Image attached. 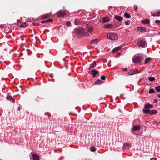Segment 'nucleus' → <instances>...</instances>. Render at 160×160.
Segmentation results:
<instances>
[{
    "mask_svg": "<svg viewBox=\"0 0 160 160\" xmlns=\"http://www.w3.org/2000/svg\"><path fill=\"white\" fill-rule=\"evenodd\" d=\"M74 31L75 33L78 36H81L82 37L85 35L84 33V30L83 28H78L75 29Z\"/></svg>",
    "mask_w": 160,
    "mask_h": 160,
    "instance_id": "f257e3e1",
    "label": "nucleus"
},
{
    "mask_svg": "<svg viewBox=\"0 0 160 160\" xmlns=\"http://www.w3.org/2000/svg\"><path fill=\"white\" fill-rule=\"evenodd\" d=\"M107 36L108 39L111 40H115L118 39L117 35L115 33H108L107 34Z\"/></svg>",
    "mask_w": 160,
    "mask_h": 160,
    "instance_id": "f03ea898",
    "label": "nucleus"
},
{
    "mask_svg": "<svg viewBox=\"0 0 160 160\" xmlns=\"http://www.w3.org/2000/svg\"><path fill=\"white\" fill-rule=\"evenodd\" d=\"M138 70L136 69H131L127 73V74L129 75H132L138 73Z\"/></svg>",
    "mask_w": 160,
    "mask_h": 160,
    "instance_id": "7ed1b4c3",
    "label": "nucleus"
},
{
    "mask_svg": "<svg viewBox=\"0 0 160 160\" xmlns=\"http://www.w3.org/2000/svg\"><path fill=\"white\" fill-rule=\"evenodd\" d=\"M141 59V58L139 56H136L132 58V61L134 63L140 62Z\"/></svg>",
    "mask_w": 160,
    "mask_h": 160,
    "instance_id": "20e7f679",
    "label": "nucleus"
},
{
    "mask_svg": "<svg viewBox=\"0 0 160 160\" xmlns=\"http://www.w3.org/2000/svg\"><path fill=\"white\" fill-rule=\"evenodd\" d=\"M110 20V19L107 17H105L100 19V21L102 23H104L108 22Z\"/></svg>",
    "mask_w": 160,
    "mask_h": 160,
    "instance_id": "39448f33",
    "label": "nucleus"
},
{
    "mask_svg": "<svg viewBox=\"0 0 160 160\" xmlns=\"http://www.w3.org/2000/svg\"><path fill=\"white\" fill-rule=\"evenodd\" d=\"M138 45L140 47H144L145 46V42L142 40H140L138 42Z\"/></svg>",
    "mask_w": 160,
    "mask_h": 160,
    "instance_id": "423d86ee",
    "label": "nucleus"
},
{
    "mask_svg": "<svg viewBox=\"0 0 160 160\" xmlns=\"http://www.w3.org/2000/svg\"><path fill=\"white\" fill-rule=\"evenodd\" d=\"M91 74L93 75V77H95L96 76V74H99V72L96 70H93L91 71Z\"/></svg>",
    "mask_w": 160,
    "mask_h": 160,
    "instance_id": "0eeeda50",
    "label": "nucleus"
},
{
    "mask_svg": "<svg viewBox=\"0 0 160 160\" xmlns=\"http://www.w3.org/2000/svg\"><path fill=\"white\" fill-rule=\"evenodd\" d=\"M58 17H61L65 15V13L64 12H62L61 11H58L57 13Z\"/></svg>",
    "mask_w": 160,
    "mask_h": 160,
    "instance_id": "6e6552de",
    "label": "nucleus"
},
{
    "mask_svg": "<svg viewBox=\"0 0 160 160\" xmlns=\"http://www.w3.org/2000/svg\"><path fill=\"white\" fill-rule=\"evenodd\" d=\"M6 98L11 101H12L13 103H14L15 102V100L13 97L11 96H8L6 97Z\"/></svg>",
    "mask_w": 160,
    "mask_h": 160,
    "instance_id": "1a4fd4ad",
    "label": "nucleus"
},
{
    "mask_svg": "<svg viewBox=\"0 0 160 160\" xmlns=\"http://www.w3.org/2000/svg\"><path fill=\"white\" fill-rule=\"evenodd\" d=\"M153 108V106L152 105L149 104H145L144 106V108L146 109H148L149 108Z\"/></svg>",
    "mask_w": 160,
    "mask_h": 160,
    "instance_id": "9d476101",
    "label": "nucleus"
},
{
    "mask_svg": "<svg viewBox=\"0 0 160 160\" xmlns=\"http://www.w3.org/2000/svg\"><path fill=\"white\" fill-rule=\"evenodd\" d=\"M121 48V47L120 46L114 48L112 50L111 52L112 53H114L118 51Z\"/></svg>",
    "mask_w": 160,
    "mask_h": 160,
    "instance_id": "9b49d317",
    "label": "nucleus"
},
{
    "mask_svg": "<svg viewBox=\"0 0 160 160\" xmlns=\"http://www.w3.org/2000/svg\"><path fill=\"white\" fill-rule=\"evenodd\" d=\"M115 18L118 21H121L123 19V18L118 15H116L115 16Z\"/></svg>",
    "mask_w": 160,
    "mask_h": 160,
    "instance_id": "f8f14e48",
    "label": "nucleus"
},
{
    "mask_svg": "<svg viewBox=\"0 0 160 160\" xmlns=\"http://www.w3.org/2000/svg\"><path fill=\"white\" fill-rule=\"evenodd\" d=\"M137 29L138 30L140 31L141 32L146 31V29L145 28L142 27H138Z\"/></svg>",
    "mask_w": 160,
    "mask_h": 160,
    "instance_id": "ddd939ff",
    "label": "nucleus"
},
{
    "mask_svg": "<svg viewBox=\"0 0 160 160\" xmlns=\"http://www.w3.org/2000/svg\"><path fill=\"white\" fill-rule=\"evenodd\" d=\"M96 66V63L95 61L93 62L90 65V67H89V69L91 70L92 68Z\"/></svg>",
    "mask_w": 160,
    "mask_h": 160,
    "instance_id": "4468645a",
    "label": "nucleus"
},
{
    "mask_svg": "<svg viewBox=\"0 0 160 160\" xmlns=\"http://www.w3.org/2000/svg\"><path fill=\"white\" fill-rule=\"evenodd\" d=\"M32 157L33 160H39V157L38 155L36 154H33L32 155Z\"/></svg>",
    "mask_w": 160,
    "mask_h": 160,
    "instance_id": "2eb2a0df",
    "label": "nucleus"
},
{
    "mask_svg": "<svg viewBox=\"0 0 160 160\" xmlns=\"http://www.w3.org/2000/svg\"><path fill=\"white\" fill-rule=\"evenodd\" d=\"M103 82L100 79H98L95 82V84L96 85L97 84H100L103 83Z\"/></svg>",
    "mask_w": 160,
    "mask_h": 160,
    "instance_id": "dca6fc26",
    "label": "nucleus"
},
{
    "mask_svg": "<svg viewBox=\"0 0 160 160\" xmlns=\"http://www.w3.org/2000/svg\"><path fill=\"white\" fill-rule=\"evenodd\" d=\"M104 27L107 28H111L113 27V25L111 24H106L104 25Z\"/></svg>",
    "mask_w": 160,
    "mask_h": 160,
    "instance_id": "f3484780",
    "label": "nucleus"
},
{
    "mask_svg": "<svg viewBox=\"0 0 160 160\" xmlns=\"http://www.w3.org/2000/svg\"><path fill=\"white\" fill-rule=\"evenodd\" d=\"M140 126L139 125H136L133 128V130L134 131H136L140 129Z\"/></svg>",
    "mask_w": 160,
    "mask_h": 160,
    "instance_id": "a211bd4d",
    "label": "nucleus"
},
{
    "mask_svg": "<svg viewBox=\"0 0 160 160\" xmlns=\"http://www.w3.org/2000/svg\"><path fill=\"white\" fill-rule=\"evenodd\" d=\"M99 42L98 40V39H95L94 40H92L91 41L90 43L91 44H97Z\"/></svg>",
    "mask_w": 160,
    "mask_h": 160,
    "instance_id": "6ab92c4d",
    "label": "nucleus"
},
{
    "mask_svg": "<svg viewBox=\"0 0 160 160\" xmlns=\"http://www.w3.org/2000/svg\"><path fill=\"white\" fill-rule=\"evenodd\" d=\"M87 30L90 33L92 32L93 31L92 27L91 26H89L87 28Z\"/></svg>",
    "mask_w": 160,
    "mask_h": 160,
    "instance_id": "aec40b11",
    "label": "nucleus"
},
{
    "mask_svg": "<svg viewBox=\"0 0 160 160\" xmlns=\"http://www.w3.org/2000/svg\"><path fill=\"white\" fill-rule=\"evenodd\" d=\"M20 26L21 27L25 28L27 26V24L25 22H22L20 23Z\"/></svg>",
    "mask_w": 160,
    "mask_h": 160,
    "instance_id": "412c9836",
    "label": "nucleus"
},
{
    "mask_svg": "<svg viewBox=\"0 0 160 160\" xmlns=\"http://www.w3.org/2000/svg\"><path fill=\"white\" fill-rule=\"evenodd\" d=\"M124 16L125 18H131L130 15L127 12H125L124 13Z\"/></svg>",
    "mask_w": 160,
    "mask_h": 160,
    "instance_id": "4be33fe9",
    "label": "nucleus"
},
{
    "mask_svg": "<svg viewBox=\"0 0 160 160\" xmlns=\"http://www.w3.org/2000/svg\"><path fill=\"white\" fill-rule=\"evenodd\" d=\"M151 58H147L145 59L144 62L146 64H147L148 62H149L151 60Z\"/></svg>",
    "mask_w": 160,
    "mask_h": 160,
    "instance_id": "5701e85b",
    "label": "nucleus"
},
{
    "mask_svg": "<svg viewBox=\"0 0 160 160\" xmlns=\"http://www.w3.org/2000/svg\"><path fill=\"white\" fill-rule=\"evenodd\" d=\"M150 23V20L149 19H145L143 20L142 23L144 24L149 23Z\"/></svg>",
    "mask_w": 160,
    "mask_h": 160,
    "instance_id": "b1692460",
    "label": "nucleus"
},
{
    "mask_svg": "<svg viewBox=\"0 0 160 160\" xmlns=\"http://www.w3.org/2000/svg\"><path fill=\"white\" fill-rule=\"evenodd\" d=\"M143 112L145 114H148L150 113V110L147 109H143L142 110Z\"/></svg>",
    "mask_w": 160,
    "mask_h": 160,
    "instance_id": "393cba45",
    "label": "nucleus"
},
{
    "mask_svg": "<svg viewBox=\"0 0 160 160\" xmlns=\"http://www.w3.org/2000/svg\"><path fill=\"white\" fill-rule=\"evenodd\" d=\"M148 80L150 81H153L155 80V78L154 77H148Z\"/></svg>",
    "mask_w": 160,
    "mask_h": 160,
    "instance_id": "a878e982",
    "label": "nucleus"
},
{
    "mask_svg": "<svg viewBox=\"0 0 160 160\" xmlns=\"http://www.w3.org/2000/svg\"><path fill=\"white\" fill-rule=\"evenodd\" d=\"M157 111L155 110H152L150 111V114H155L157 113Z\"/></svg>",
    "mask_w": 160,
    "mask_h": 160,
    "instance_id": "bb28decb",
    "label": "nucleus"
},
{
    "mask_svg": "<svg viewBox=\"0 0 160 160\" xmlns=\"http://www.w3.org/2000/svg\"><path fill=\"white\" fill-rule=\"evenodd\" d=\"M90 150L91 151L94 152L96 151V149L94 147L92 146L90 148Z\"/></svg>",
    "mask_w": 160,
    "mask_h": 160,
    "instance_id": "cd10ccee",
    "label": "nucleus"
},
{
    "mask_svg": "<svg viewBox=\"0 0 160 160\" xmlns=\"http://www.w3.org/2000/svg\"><path fill=\"white\" fill-rule=\"evenodd\" d=\"M49 17V15L48 14H47L43 16V18H46Z\"/></svg>",
    "mask_w": 160,
    "mask_h": 160,
    "instance_id": "c85d7f7f",
    "label": "nucleus"
},
{
    "mask_svg": "<svg viewBox=\"0 0 160 160\" xmlns=\"http://www.w3.org/2000/svg\"><path fill=\"white\" fill-rule=\"evenodd\" d=\"M155 90L153 89H151L149 91V93L150 94L152 93L155 92Z\"/></svg>",
    "mask_w": 160,
    "mask_h": 160,
    "instance_id": "c756f323",
    "label": "nucleus"
},
{
    "mask_svg": "<svg viewBox=\"0 0 160 160\" xmlns=\"http://www.w3.org/2000/svg\"><path fill=\"white\" fill-rule=\"evenodd\" d=\"M155 88L157 92H160V86L156 87Z\"/></svg>",
    "mask_w": 160,
    "mask_h": 160,
    "instance_id": "7c9ffc66",
    "label": "nucleus"
},
{
    "mask_svg": "<svg viewBox=\"0 0 160 160\" xmlns=\"http://www.w3.org/2000/svg\"><path fill=\"white\" fill-rule=\"evenodd\" d=\"M66 25H67V26H69L71 25V22L70 21H68L67 22V23H66Z\"/></svg>",
    "mask_w": 160,
    "mask_h": 160,
    "instance_id": "2f4dec72",
    "label": "nucleus"
},
{
    "mask_svg": "<svg viewBox=\"0 0 160 160\" xmlns=\"http://www.w3.org/2000/svg\"><path fill=\"white\" fill-rule=\"evenodd\" d=\"M100 78L102 80H105V76H104V75H102L101 77Z\"/></svg>",
    "mask_w": 160,
    "mask_h": 160,
    "instance_id": "473e14b6",
    "label": "nucleus"
},
{
    "mask_svg": "<svg viewBox=\"0 0 160 160\" xmlns=\"http://www.w3.org/2000/svg\"><path fill=\"white\" fill-rule=\"evenodd\" d=\"M52 19H49L46 20V22H52Z\"/></svg>",
    "mask_w": 160,
    "mask_h": 160,
    "instance_id": "72a5a7b5",
    "label": "nucleus"
},
{
    "mask_svg": "<svg viewBox=\"0 0 160 160\" xmlns=\"http://www.w3.org/2000/svg\"><path fill=\"white\" fill-rule=\"evenodd\" d=\"M157 16H160V11H157V12L156 15Z\"/></svg>",
    "mask_w": 160,
    "mask_h": 160,
    "instance_id": "f704fd0d",
    "label": "nucleus"
},
{
    "mask_svg": "<svg viewBox=\"0 0 160 160\" xmlns=\"http://www.w3.org/2000/svg\"><path fill=\"white\" fill-rule=\"evenodd\" d=\"M129 22H130V21L129 20L125 22V25H129Z\"/></svg>",
    "mask_w": 160,
    "mask_h": 160,
    "instance_id": "c9c22d12",
    "label": "nucleus"
},
{
    "mask_svg": "<svg viewBox=\"0 0 160 160\" xmlns=\"http://www.w3.org/2000/svg\"><path fill=\"white\" fill-rule=\"evenodd\" d=\"M134 8L135 10H137L138 9V6L136 5H134Z\"/></svg>",
    "mask_w": 160,
    "mask_h": 160,
    "instance_id": "e433bc0d",
    "label": "nucleus"
},
{
    "mask_svg": "<svg viewBox=\"0 0 160 160\" xmlns=\"http://www.w3.org/2000/svg\"><path fill=\"white\" fill-rule=\"evenodd\" d=\"M156 14H157V12H154L153 13H152V16H157L156 15Z\"/></svg>",
    "mask_w": 160,
    "mask_h": 160,
    "instance_id": "4c0bfd02",
    "label": "nucleus"
},
{
    "mask_svg": "<svg viewBox=\"0 0 160 160\" xmlns=\"http://www.w3.org/2000/svg\"><path fill=\"white\" fill-rule=\"evenodd\" d=\"M156 23H160V20H157L155 21Z\"/></svg>",
    "mask_w": 160,
    "mask_h": 160,
    "instance_id": "58836bf2",
    "label": "nucleus"
},
{
    "mask_svg": "<svg viewBox=\"0 0 160 160\" xmlns=\"http://www.w3.org/2000/svg\"><path fill=\"white\" fill-rule=\"evenodd\" d=\"M74 23L75 25H78V24L76 20L74 21Z\"/></svg>",
    "mask_w": 160,
    "mask_h": 160,
    "instance_id": "ea45409f",
    "label": "nucleus"
},
{
    "mask_svg": "<svg viewBox=\"0 0 160 160\" xmlns=\"http://www.w3.org/2000/svg\"><path fill=\"white\" fill-rule=\"evenodd\" d=\"M127 70V69L126 68H124L123 69L122 71L124 72H126Z\"/></svg>",
    "mask_w": 160,
    "mask_h": 160,
    "instance_id": "a19ab883",
    "label": "nucleus"
},
{
    "mask_svg": "<svg viewBox=\"0 0 160 160\" xmlns=\"http://www.w3.org/2000/svg\"><path fill=\"white\" fill-rule=\"evenodd\" d=\"M46 22V21H42L41 22V23H43L44 22Z\"/></svg>",
    "mask_w": 160,
    "mask_h": 160,
    "instance_id": "79ce46f5",
    "label": "nucleus"
},
{
    "mask_svg": "<svg viewBox=\"0 0 160 160\" xmlns=\"http://www.w3.org/2000/svg\"><path fill=\"white\" fill-rule=\"evenodd\" d=\"M158 102V100L157 99H154V102L155 103H157Z\"/></svg>",
    "mask_w": 160,
    "mask_h": 160,
    "instance_id": "37998d69",
    "label": "nucleus"
},
{
    "mask_svg": "<svg viewBox=\"0 0 160 160\" xmlns=\"http://www.w3.org/2000/svg\"><path fill=\"white\" fill-rule=\"evenodd\" d=\"M158 98H160V95L159 94H158Z\"/></svg>",
    "mask_w": 160,
    "mask_h": 160,
    "instance_id": "c03bdc74",
    "label": "nucleus"
},
{
    "mask_svg": "<svg viewBox=\"0 0 160 160\" xmlns=\"http://www.w3.org/2000/svg\"><path fill=\"white\" fill-rule=\"evenodd\" d=\"M18 110H19V111H20V107H18Z\"/></svg>",
    "mask_w": 160,
    "mask_h": 160,
    "instance_id": "a18cd8bd",
    "label": "nucleus"
},
{
    "mask_svg": "<svg viewBox=\"0 0 160 160\" xmlns=\"http://www.w3.org/2000/svg\"><path fill=\"white\" fill-rule=\"evenodd\" d=\"M66 52H68L67 50H66Z\"/></svg>",
    "mask_w": 160,
    "mask_h": 160,
    "instance_id": "49530a36",
    "label": "nucleus"
}]
</instances>
